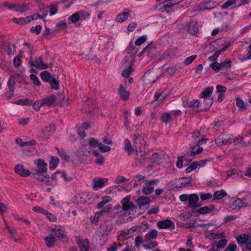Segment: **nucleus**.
Instances as JSON below:
<instances>
[{
  "label": "nucleus",
  "instance_id": "obj_1",
  "mask_svg": "<svg viewBox=\"0 0 251 251\" xmlns=\"http://www.w3.org/2000/svg\"><path fill=\"white\" fill-rule=\"evenodd\" d=\"M179 200L184 203H188V206L192 208H195L199 205L198 202L199 200V196L196 194H182L179 196Z\"/></svg>",
  "mask_w": 251,
  "mask_h": 251
},
{
  "label": "nucleus",
  "instance_id": "obj_2",
  "mask_svg": "<svg viewBox=\"0 0 251 251\" xmlns=\"http://www.w3.org/2000/svg\"><path fill=\"white\" fill-rule=\"evenodd\" d=\"M130 195L126 196L125 198H124L122 201V210L125 211V214H126L127 213H128L129 215L131 213H133L135 211V208L134 204L130 201ZM117 210H121V207L119 205L116 206Z\"/></svg>",
  "mask_w": 251,
  "mask_h": 251
},
{
  "label": "nucleus",
  "instance_id": "obj_3",
  "mask_svg": "<svg viewBox=\"0 0 251 251\" xmlns=\"http://www.w3.org/2000/svg\"><path fill=\"white\" fill-rule=\"evenodd\" d=\"M99 232L101 237L100 238V244H104L108 239L110 227L109 222L105 221L100 227Z\"/></svg>",
  "mask_w": 251,
  "mask_h": 251
},
{
  "label": "nucleus",
  "instance_id": "obj_4",
  "mask_svg": "<svg viewBox=\"0 0 251 251\" xmlns=\"http://www.w3.org/2000/svg\"><path fill=\"white\" fill-rule=\"evenodd\" d=\"M159 180L157 179H152L147 180L145 182V185L143 188V192L145 195H149L153 192L155 186L158 184Z\"/></svg>",
  "mask_w": 251,
  "mask_h": 251
},
{
  "label": "nucleus",
  "instance_id": "obj_5",
  "mask_svg": "<svg viewBox=\"0 0 251 251\" xmlns=\"http://www.w3.org/2000/svg\"><path fill=\"white\" fill-rule=\"evenodd\" d=\"M45 173H41L37 171L31 172L32 176L36 180L42 182L46 185H50V176L45 175Z\"/></svg>",
  "mask_w": 251,
  "mask_h": 251
},
{
  "label": "nucleus",
  "instance_id": "obj_6",
  "mask_svg": "<svg viewBox=\"0 0 251 251\" xmlns=\"http://www.w3.org/2000/svg\"><path fill=\"white\" fill-rule=\"evenodd\" d=\"M16 76H20V75L18 74H15V75H13L8 80L7 85L8 86L9 90L4 94L5 96L8 99H10L14 95L15 85L14 78Z\"/></svg>",
  "mask_w": 251,
  "mask_h": 251
},
{
  "label": "nucleus",
  "instance_id": "obj_7",
  "mask_svg": "<svg viewBox=\"0 0 251 251\" xmlns=\"http://www.w3.org/2000/svg\"><path fill=\"white\" fill-rule=\"evenodd\" d=\"M160 0H156V1L159 2ZM183 1L184 0H166L162 3V7L164 9L165 11L168 13L172 10L173 6L178 4Z\"/></svg>",
  "mask_w": 251,
  "mask_h": 251
},
{
  "label": "nucleus",
  "instance_id": "obj_8",
  "mask_svg": "<svg viewBox=\"0 0 251 251\" xmlns=\"http://www.w3.org/2000/svg\"><path fill=\"white\" fill-rule=\"evenodd\" d=\"M108 181L107 178H95L92 182V188L94 190H98L102 188Z\"/></svg>",
  "mask_w": 251,
  "mask_h": 251
},
{
  "label": "nucleus",
  "instance_id": "obj_9",
  "mask_svg": "<svg viewBox=\"0 0 251 251\" xmlns=\"http://www.w3.org/2000/svg\"><path fill=\"white\" fill-rule=\"evenodd\" d=\"M76 242L81 251H88L90 248L89 241L87 239H81L79 237L76 238Z\"/></svg>",
  "mask_w": 251,
  "mask_h": 251
},
{
  "label": "nucleus",
  "instance_id": "obj_10",
  "mask_svg": "<svg viewBox=\"0 0 251 251\" xmlns=\"http://www.w3.org/2000/svg\"><path fill=\"white\" fill-rule=\"evenodd\" d=\"M157 226L159 228L161 229H167L170 227L174 228L175 225L174 222L169 219L159 221L157 223Z\"/></svg>",
  "mask_w": 251,
  "mask_h": 251
},
{
  "label": "nucleus",
  "instance_id": "obj_11",
  "mask_svg": "<svg viewBox=\"0 0 251 251\" xmlns=\"http://www.w3.org/2000/svg\"><path fill=\"white\" fill-rule=\"evenodd\" d=\"M109 208V205H107L105 206L102 210L95 213L94 215L91 216L90 218L91 223L96 224L99 222L100 217L102 216L103 213L107 211Z\"/></svg>",
  "mask_w": 251,
  "mask_h": 251
},
{
  "label": "nucleus",
  "instance_id": "obj_12",
  "mask_svg": "<svg viewBox=\"0 0 251 251\" xmlns=\"http://www.w3.org/2000/svg\"><path fill=\"white\" fill-rule=\"evenodd\" d=\"M230 137L226 134H221L215 139V143L218 146H223L230 142Z\"/></svg>",
  "mask_w": 251,
  "mask_h": 251
},
{
  "label": "nucleus",
  "instance_id": "obj_13",
  "mask_svg": "<svg viewBox=\"0 0 251 251\" xmlns=\"http://www.w3.org/2000/svg\"><path fill=\"white\" fill-rule=\"evenodd\" d=\"M35 163L37 165V169L33 170V171H37L41 173H46L47 171V164L43 159H38L35 160Z\"/></svg>",
  "mask_w": 251,
  "mask_h": 251
},
{
  "label": "nucleus",
  "instance_id": "obj_14",
  "mask_svg": "<svg viewBox=\"0 0 251 251\" xmlns=\"http://www.w3.org/2000/svg\"><path fill=\"white\" fill-rule=\"evenodd\" d=\"M131 11L129 9H125L122 13L117 15L115 18V21L118 23H123L127 20L129 16L130 15Z\"/></svg>",
  "mask_w": 251,
  "mask_h": 251
},
{
  "label": "nucleus",
  "instance_id": "obj_15",
  "mask_svg": "<svg viewBox=\"0 0 251 251\" xmlns=\"http://www.w3.org/2000/svg\"><path fill=\"white\" fill-rule=\"evenodd\" d=\"M29 63L31 66H34L38 69H45L48 68L47 65L42 61L41 57L37 58L34 61H33L30 59L29 60Z\"/></svg>",
  "mask_w": 251,
  "mask_h": 251
},
{
  "label": "nucleus",
  "instance_id": "obj_16",
  "mask_svg": "<svg viewBox=\"0 0 251 251\" xmlns=\"http://www.w3.org/2000/svg\"><path fill=\"white\" fill-rule=\"evenodd\" d=\"M15 172L16 174L22 176H28L31 175L30 171L24 168V166L21 164H18L15 167Z\"/></svg>",
  "mask_w": 251,
  "mask_h": 251
},
{
  "label": "nucleus",
  "instance_id": "obj_17",
  "mask_svg": "<svg viewBox=\"0 0 251 251\" xmlns=\"http://www.w3.org/2000/svg\"><path fill=\"white\" fill-rule=\"evenodd\" d=\"M134 144L135 148L137 150H139L141 153L144 151V147L145 145V142L143 138L141 136H138L134 139Z\"/></svg>",
  "mask_w": 251,
  "mask_h": 251
},
{
  "label": "nucleus",
  "instance_id": "obj_18",
  "mask_svg": "<svg viewBox=\"0 0 251 251\" xmlns=\"http://www.w3.org/2000/svg\"><path fill=\"white\" fill-rule=\"evenodd\" d=\"M97 107L96 102L91 99H89L83 105V108L86 112H91Z\"/></svg>",
  "mask_w": 251,
  "mask_h": 251
},
{
  "label": "nucleus",
  "instance_id": "obj_19",
  "mask_svg": "<svg viewBox=\"0 0 251 251\" xmlns=\"http://www.w3.org/2000/svg\"><path fill=\"white\" fill-rule=\"evenodd\" d=\"M130 92L127 91L123 85H120L118 89V95L119 97L124 100H126L129 99Z\"/></svg>",
  "mask_w": 251,
  "mask_h": 251
},
{
  "label": "nucleus",
  "instance_id": "obj_20",
  "mask_svg": "<svg viewBox=\"0 0 251 251\" xmlns=\"http://www.w3.org/2000/svg\"><path fill=\"white\" fill-rule=\"evenodd\" d=\"M150 200L148 197H141L137 201L138 204L140 208L147 209L150 205Z\"/></svg>",
  "mask_w": 251,
  "mask_h": 251
},
{
  "label": "nucleus",
  "instance_id": "obj_21",
  "mask_svg": "<svg viewBox=\"0 0 251 251\" xmlns=\"http://www.w3.org/2000/svg\"><path fill=\"white\" fill-rule=\"evenodd\" d=\"M83 12L81 11L75 12L68 19V22L69 24L71 23L75 24L81 19L83 16Z\"/></svg>",
  "mask_w": 251,
  "mask_h": 251
},
{
  "label": "nucleus",
  "instance_id": "obj_22",
  "mask_svg": "<svg viewBox=\"0 0 251 251\" xmlns=\"http://www.w3.org/2000/svg\"><path fill=\"white\" fill-rule=\"evenodd\" d=\"M247 203V202H244L243 199H237L232 202L231 206L233 209H238L242 207H246Z\"/></svg>",
  "mask_w": 251,
  "mask_h": 251
},
{
  "label": "nucleus",
  "instance_id": "obj_23",
  "mask_svg": "<svg viewBox=\"0 0 251 251\" xmlns=\"http://www.w3.org/2000/svg\"><path fill=\"white\" fill-rule=\"evenodd\" d=\"M229 45V44L228 42L226 43L222 47L220 50L216 51L212 55L209 57L208 59L212 61L216 60L221 52L225 50L228 47Z\"/></svg>",
  "mask_w": 251,
  "mask_h": 251
},
{
  "label": "nucleus",
  "instance_id": "obj_24",
  "mask_svg": "<svg viewBox=\"0 0 251 251\" xmlns=\"http://www.w3.org/2000/svg\"><path fill=\"white\" fill-rule=\"evenodd\" d=\"M158 236V231L156 229H151L145 236V242L155 239Z\"/></svg>",
  "mask_w": 251,
  "mask_h": 251
},
{
  "label": "nucleus",
  "instance_id": "obj_25",
  "mask_svg": "<svg viewBox=\"0 0 251 251\" xmlns=\"http://www.w3.org/2000/svg\"><path fill=\"white\" fill-rule=\"evenodd\" d=\"M56 97L54 95H51L49 97L43 99L42 100V103L45 106H51L56 101Z\"/></svg>",
  "mask_w": 251,
  "mask_h": 251
},
{
  "label": "nucleus",
  "instance_id": "obj_26",
  "mask_svg": "<svg viewBox=\"0 0 251 251\" xmlns=\"http://www.w3.org/2000/svg\"><path fill=\"white\" fill-rule=\"evenodd\" d=\"M4 225L5 226L6 229L8 230V232L10 234L13 240L16 242H18L17 239L16 238L15 235L17 234V232L16 229L15 228L11 227L9 226L7 223L4 221Z\"/></svg>",
  "mask_w": 251,
  "mask_h": 251
},
{
  "label": "nucleus",
  "instance_id": "obj_27",
  "mask_svg": "<svg viewBox=\"0 0 251 251\" xmlns=\"http://www.w3.org/2000/svg\"><path fill=\"white\" fill-rule=\"evenodd\" d=\"M29 9V5L27 4H15L14 10L17 12H25Z\"/></svg>",
  "mask_w": 251,
  "mask_h": 251
},
{
  "label": "nucleus",
  "instance_id": "obj_28",
  "mask_svg": "<svg viewBox=\"0 0 251 251\" xmlns=\"http://www.w3.org/2000/svg\"><path fill=\"white\" fill-rule=\"evenodd\" d=\"M213 87L212 86H209L206 88L201 93V97L205 98H210L211 94L213 91Z\"/></svg>",
  "mask_w": 251,
  "mask_h": 251
},
{
  "label": "nucleus",
  "instance_id": "obj_29",
  "mask_svg": "<svg viewBox=\"0 0 251 251\" xmlns=\"http://www.w3.org/2000/svg\"><path fill=\"white\" fill-rule=\"evenodd\" d=\"M249 239H251V237L245 234L240 235L236 237L238 243L241 245L246 244Z\"/></svg>",
  "mask_w": 251,
  "mask_h": 251
},
{
  "label": "nucleus",
  "instance_id": "obj_30",
  "mask_svg": "<svg viewBox=\"0 0 251 251\" xmlns=\"http://www.w3.org/2000/svg\"><path fill=\"white\" fill-rule=\"evenodd\" d=\"M193 138L194 141L197 143H200L207 140L203 138V136L201 135L199 131H196L194 132Z\"/></svg>",
  "mask_w": 251,
  "mask_h": 251
},
{
  "label": "nucleus",
  "instance_id": "obj_31",
  "mask_svg": "<svg viewBox=\"0 0 251 251\" xmlns=\"http://www.w3.org/2000/svg\"><path fill=\"white\" fill-rule=\"evenodd\" d=\"M45 240L46 245L48 248L52 247L55 242V239L52 234L46 237L45 238Z\"/></svg>",
  "mask_w": 251,
  "mask_h": 251
},
{
  "label": "nucleus",
  "instance_id": "obj_32",
  "mask_svg": "<svg viewBox=\"0 0 251 251\" xmlns=\"http://www.w3.org/2000/svg\"><path fill=\"white\" fill-rule=\"evenodd\" d=\"M53 75L48 71H44L40 73L41 77L43 81L45 82H49Z\"/></svg>",
  "mask_w": 251,
  "mask_h": 251
},
{
  "label": "nucleus",
  "instance_id": "obj_33",
  "mask_svg": "<svg viewBox=\"0 0 251 251\" xmlns=\"http://www.w3.org/2000/svg\"><path fill=\"white\" fill-rule=\"evenodd\" d=\"M191 151L189 153V155L195 156L201 153L203 150V148L198 147L197 149V147H193V148H191Z\"/></svg>",
  "mask_w": 251,
  "mask_h": 251
},
{
  "label": "nucleus",
  "instance_id": "obj_34",
  "mask_svg": "<svg viewBox=\"0 0 251 251\" xmlns=\"http://www.w3.org/2000/svg\"><path fill=\"white\" fill-rule=\"evenodd\" d=\"M51 87L52 89L58 90L59 88V80L56 79L55 75H53L51 79L49 81Z\"/></svg>",
  "mask_w": 251,
  "mask_h": 251
},
{
  "label": "nucleus",
  "instance_id": "obj_35",
  "mask_svg": "<svg viewBox=\"0 0 251 251\" xmlns=\"http://www.w3.org/2000/svg\"><path fill=\"white\" fill-rule=\"evenodd\" d=\"M124 148L127 151L128 154L130 155L133 151L132 147L131 145L130 142L127 139H125L124 142Z\"/></svg>",
  "mask_w": 251,
  "mask_h": 251
},
{
  "label": "nucleus",
  "instance_id": "obj_36",
  "mask_svg": "<svg viewBox=\"0 0 251 251\" xmlns=\"http://www.w3.org/2000/svg\"><path fill=\"white\" fill-rule=\"evenodd\" d=\"M244 138L241 136H238L235 137L233 141L234 145L237 147H240L244 146V143L243 142Z\"/></svg>",
  "mask_w": 251,
  "mask_h": 251
},
{
  "label": "nucleus",
  "instance_id": "obj_37",
  "mask_svg": "<svg viewBox=\"0 0 251 251\" xmlns=\"http://www.w3.org/2000/svg\"><path fill=\"white\" fill-rule=\"evenodd\" d=\"M64 230L63 229L60 228H56V232H55V234L62 241H65L66 239V236L64 234Z\"/></svg>",
  "mask_w": 251,
  "mask_h": 251
},
{
  "label": "nucleus",
  "instance_id": "obj_38",
  "mask_svg": "<svg viewBox=\"0 0 251 251\" xmlns=\"http://www.w3.org/2000/svg\"><path fill=\"white\" fill-rule=\"evenodd\" d=\"M93 154L97 157L95 160V162L98 164H101L104 161V158L100 154L98 151H94Z\"/></svg>",
  "mask_w": 251,
  "mask_h": 251
},
{
  "label": "nucleus",
  "instance_id": "obj_39",
  "mask_svg": "<svg viewBox=\"0 0 251 251\" xmlns=\"http://www.w3.org/2000/svg\"><path fill=\"white\" fill-rule=\"evenodd\" d=\"M226 195V192L225 191L222 190L216 191L214 194V197L215 199L221 200V199H223Z\"/></svg>",
  "mask_w": 251,
  "mask_h": 251
},
{
  "label": "nucleus",
  "instance_id": "obj_40",
  "mask_svg": "<svg viewBox=\"0 0 251 251\" xmlns=\"http://www.w3.org/2000/svg\"><path fill=\"white\" fill-rule=\"evenodd\" d=\"M189 108L195 109L199 107L200 102L197 100H193L188 103Z\"/></svg>",
  "mask_w": 251,
  "mask_h": 251
},
{
  "label": "nucleus",
  "instance_id": "obj_41",
  "mask_svg": "<svg viewBox=\"0 0 251 251\" xmlns=\"http://www.w3.org/2000/svg\"><path fill=\"white\" fill-rule=\"evenodd\" d=\"M59 159L57 157H52L50 162V168L51 170H54L57 167Z\"/></svg>",
  "mask_w": 251,
  "mask_h": 251
},
{
  "label": "nucleus",
  "instance_id": "obj_42",
  "mask_svg": "<svg viewBox=\"0 0 251 251\" xmlns=\"http://www.w3.org/2000/svg\"><path fill=\"white\" fill-rule=\"evenodd\" d=\"M145 176L140 175H137L133 178V180L135 181L134 185H138L141 183L143 182L144 180Z\"/></svg>",
  "mask_w": 251,
  "mask_h": 251
},
{
  "label": "nucleus",
  "instance_id": "obj_43",
  "mask_svg": "<svg viewBox=\"0 0 251 251\" xmlns=\"http://www.w3.org/2000/svg\"><path fill=\"white\" fill-rule=\"evenodd\" d=\"M57 150L59 155L64 160H69V156L67 155L66 152L63 150H59L58 148H56Z\"/></svg>",
  "mask_w": 251,
  "mask_h": 251
},
{
  "label": "nucleus",
  "instance_id": "obj_44",
  "mask_svg": "<svg viewBox=\"0 0 251 251\" xmlns=\"http://www.w3.org/2000/svg\"><path fill=\"white\" fill-rule=\"evenodd\" d=\"M110 201V198L109 196H105L102 198L101 201L100 202L97 204V208L100 209L104 206L105 204L108 203Z\"/></svg>",
  "mask_w": 251,
  "mask_h": 251
},
{
  "label": "nucleus",
  "instance_id": "obj_45",
  "mask_svg": "<svg viewBox=\"0 0 251 251\" xmlns=\"http://www.w3.org/2000/svg\"><path fill=\"white\" fill-rule=\"evenodd\" d=\"M228 177H231L233 179H235L239 176V173L234 169L227 170L226 172Z\"/></svg>",
  "mask_w": 251,
  "mask_h": 251
},
{
  "label": "nucleus",
  "instance_id": "obj_46",
  "mask_svg": "<svg viewBox=\"0 0 251 251\" xmlns=\"http://www.w3.org/2000/svg\"><path fill=\"white\" fill-rule=\"evenodd\" d=\"M157 245V242L155 241L149 242L147 244L142 245L143 247L146 249H151L156 247Z\"/></svg>",
  "mask_w": 251,
  "mask_h": 251
},
{
  "label": "nucleus",
  "instance_id": "obj_47",
  "mask_svg": "<svg viewBox=\"0 0 251 251\" xmlns=\"http://www.w3.org/2000/svg\"><path fill=\"white\" fill-rule=\"evenodd\" d=\"M5 50L7 54L9 55H13L15 52L14 46L10 44L6 45Z\"/></svg>",
  "mask_w": 251,
  "mask_h": 251
},
{
  "label": "nucleus",
  "instance_id": "obj_48",
  "mask_svg": "<svg viewBox=\"0 0 251 251\" xmlns=\"http://www.w3.org/2000/svg\"><path fill=\"white\" fill-rule=\"evenodd\" d=\"M162 121L164 123H167L172 121V115L170 113H165L162 115Z\"/></svg>",
  "mask_w": 251,
  "mask_h": 251
},
{
  "label": "nucleus",
  "instance_id": "obj_49",
  "mask_svg": "<svg viewBox=\"0 0 251 251\" xmlns=\"http://www.w3.org/2000/svg\"><path fill=\"white\" fill-rule=\"evenodd\" d=\"M221 69L224 70H227L230 68L231 63L230 60H226L221 64Z\"/></svg>",
  "mask_w": 251,
  "mask_h": 251
},
{
  "label": "nucleus",
  "instance_id": "obj_50",
  "mask_svg": "<svg viewBox=\"0 0 251 251\" xmlns=\"http://www.w3.org/2000/svg\"><path fill=\"white\" fill-rule=\"evenodd\" d=\"M188 30L192 34H194L197 31L198 28L196 22H192L189 24Z\"/></svg>",
  "mask_w": 251,
  "mask_h": 251
},
{
  "label": "nucleus",
  "instance_id": "obj_51",
  "mask_svg": "<svg viewBox=\"0 0 251 251\" xmlns=\"http://www.w3.org/2000/svg\"><path fill=\"white\" fill-rule=\"evenodd\" d=\"M224 251H238L237 246L235 244H229Z\"/></svg>",
  "mask_w": 251,
  "mask_h": 251
},
{
  "label": "nucleus",
  "instance_id": "obj_52",
  "mask_svg": "<svg viewBox=\"0 0 251 251\" xmlns=\"http://www.w3.org/2000/svg\"><path fill=\"white\" fill-rule=\"evenodd\" d=\"M147 39L146 35H143L139 37L135 41V45L137 46H140L143 44Z\"/></svg>",
  "mask_w": 251,
  "mask_h": 251
},
{
  "label": "nucleus",
  "instance_id": "obj_53",
  "mask_svg": "<svg viewBox=\"0 0 251 251\" xmlns=\"http://www.w3.org/2000/svg\"><path fill=\"white\" fill-rule=\"evenodd\" d=\"M227 243V240L224 239L220 240L216 245V247L217 249H223L225 247Z\"/></svg>",
  "mask_w": 251,
  "mask_h": 251
},
{
  "label": "nucleus",
  "instance_id": "obj_54",
  "mask_svg": "<svg viewBox=\"0 0 251 251\" xmlns=\"http://www.w3.org/2000/svg\"><path fill=\"white\" fill-rule=\"evenodd\" d=\"M132 71V69L131 67L129 66L123 71L122 73V75L125 77H128V76L130 75Z\"/></svg>",
  "mask_w": 251,
  "mask_h": 251
},
{
  "label": "nucleus",
  "instance_id": "obj_55",
  "mask_svg": "<svg viewBox=\"0 0 251 251\" xmlns=\"http://www.w3.org/2000/svg\"><path fill=\"white\" fill-rule=\"evenodd\" d=\"M136 151L137 159L139 160V162H142L145 158L144 151L142 152V153H141L139 150H137Z\"/></svg>",
  "mask_w": 251,
  "mask_h": 251
},
{
  "label": "nucleus",
  "instance_id": "obj_56",
  "mask_svg": "<svg viewBox=\"0 0 251 251\" xmlns=\"http://www.w3.org/2000/svg\"><path fill=\"white\" fill-rule=\"evenodd\" d=\"M89 145L90 148H96L98 147L100 143L93 138H91L89 140Z\"/></svg>",
  "mask_w": 251,
  "mask_h": 251
},
{
  "label": "nucleus",
  "instance_id": "obj_57",
  "mask_svg": "<svg viewBox=\"0 0 251 251\" xmlns=\"http://www.w3.org/2000/svg\"><path fill=\"white\" fill-rule=\"evenodd\" d=\"M41 106H44L42 100H37L33 104V107L36 111H39Z\"/></svg>",
  "mask_w": 251,
  "mask_h": 251
},
{
  "label": "nucleus",
  "instance_id": "obj_58",
  "mask_svg": "<svg viewBox=\"0 0 251 251\" xmlns=\"http://www.w3.org/2000/svg\"><path fill=\"white\" fill-rule=\"evenodd\" d=\"M12 21L16 24H17L19 25H25V22L24 19V18H13L12 19Z\"/></svg>",
  "mask_w": 251,
  "mask_h": 251
},
{
  "label": "nucleus",
  "instance_id": "obj_59",
  "mask_svg": "<svg viewBox=\"0 0 251 251\" xmlns=\"http://www.w3.org/2000/svg\"><path fill=\"white\" fill-rule=\"evenodd\" d=\"M192 237L189 236L186 242V246L188 248L186 251H193V246L192 243Z\"/></svg>",
  "mask_w": 251,
  "mask_h": 251
},
{
  "label": "nucleus",
  "instance_id": "obj_60",
  "mask_svg": "<svg viewBox=\"0 0 251 251\" xmlns=\"http://www.w3.org/2000/svg\"><path fill=\"white\" fill-rule=\"evenodd\" d=\"M30 78L31 79V80L33 81V83L37 86H39L40 85V81L37 76L31 74L30 75Z\"/></svg>",
  "mask_w": 251,
  "mask_h": 251
},
{
  "label": "nucleus",
  "instance_id": "obj_61",
  "mask_svg": "<svg viewBox=\"0 0 251 251\" xmlns=\"http://www.w3.org/2000/svg\"><path fill=\"white\" fill-rule=\"evenodd\" d=\"M55 130V127L54 125H51L50 126L46 127L44 129L42 130V132L44 134H46V132H53Z\"/></svg>",
  "mask_w": 251,
  "mask_h": 251
},
{
  "label": "nucleus",
  "instance_id": "obj_62",
  "mask_svg": "<svg viewBox=\"0 0 251 251\" xmlns=\"http://www.w3.org/2000/svg\"><path fill=\"white\" fill-rule=\"evenodd\" d=\"M213 102L212 99L211 98H205L204 99V103L205 105L204 107L205 109H208L211 105Z\"/></svg>",
  "mask_w": 251,
  "mask_h": 251
},
{
  "label": "nucleus",
  "instance_id": "obj_63",
  "mask_svg": "<svg viewBox=\"0 0 251 251\" xmlns=\"http://www.w3.org/2000/svg\"><path fill=\"white\" fill-rule=\"evenodd\" d=\"M196 57L197 55H193L191 56L187 57L184 61L185 64L186 65H189V64L193 62V61L196 58Z\"/></svg>",
  "mask_w": 251,
  "mask_h": 251
},
{
  "label": "nucleus",
  "instance_id": "obj_64",
  "mask_svg": "<svg viewBox=\"0 0 251 251\" xmlns=\"http://www.w3.org/2000/svg\"><path fill=\"white\" fill-rule=\"evenodd\" d=\"M13 64L16 67H19L22 64L21 57L19 56L15 57L13 59Z\"/></svg>",
  "mask_w": 251,
  "mask_h": 251
}]
</instances>
